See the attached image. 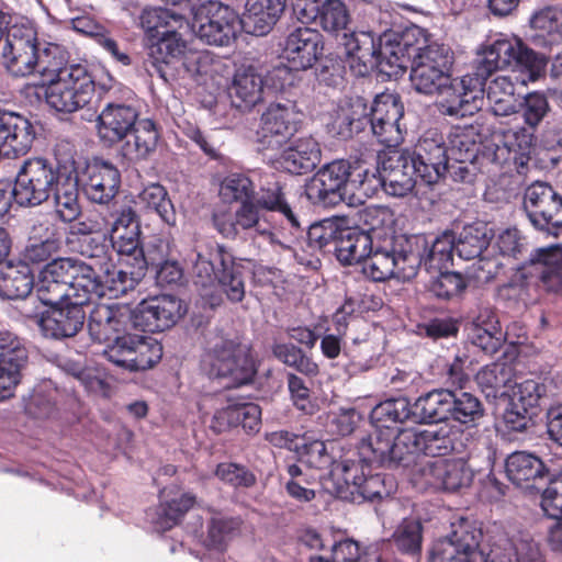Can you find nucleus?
<instances>
[{"label": "nucleus", "instance_id": "obj_1", "mask_svg": "<svg viewBox=\"0 0 562 562\" xmlns=\"http://www.w3.org/2000/svg\"><path fill=\"white\" fill-rule=\"evenodd\" d=\"M422 238L405 239L380 228L361 231L342 227L333 248L342 265L362 262V273L375 282L407 278L418 265L416 251Z\"/></svg>", "mask_w": 562, "mask_h": 562}, {"label": "nucleus", "instance_id": "obj_2", "mask_svg": "<svg viewBox=\"0 0 562 562\" xmlns=\"http://www.w3.org/2000/svg\"><path fill=\"white\" fill-rule=\"evenodd\" d=\"M451 527L449 536L434 543L430 562H541L539 547L528 532L501 531L483 543L482 529L474 521L462 518Z\"/></svg>", "mask_w": 562, "mask_h": 562}, {"label": "nucleus", "instance_id": "obj_3", "mask_svg": "<svg viewBox=\"0 0 562 562\" xmlns=\"http://www.w3.org/2000/svg\"><path fill=\"white\" fill-rule=\"evenodd\" d=\"M463 437L462 429L447 423L426 429L407 428L402 432L389 428L379 430L363 449L374 452L383 467H407L418 453L439 457L461 452Z\"/></svg>", "mask_w": 562, "mask_h": 562}, {"label": "nucleus", "instance_id": "obj_4", "mask_svg": "<svg viewBox=\"0 0 562 562\" xmlns=\"http://www.w3.org/2000/svg\"><path fill=\"white\" fill-rule=\"evenodd\" d=\"M411 81L417 92L438 95L437 106L442 115L462 119L482 108L484 89L477 78H452L451 70L412 67Z\"/></svg>", "mask_w": 562, "mask_h": 562}, {"label": "nucleus", "instance_id": "obj_5", "mask_svg": "<svg viewBox=\"0 0 562 562\" xmlns=\"http://www.w3.org/2000/svg\"><path fill=\"white\" fill-rule=\"evenodd\" d=\"M371 463L362 457V462L342 460L331 468L323 482L325 490L338 498L352 503L382 499L396 488L393 476L384 473H371Z\"/></svg>", "mask_w": 562, "mask_h": 562}, {"label": "nucleus", "instance_id": "obj_6", "mask_svg": "<svg viewBox=\"0 0 562 562\" xmlns=\"http://www.w3.org/2000/svg\"><path fill=\"white\" fill-rule=\"evenodd\" d=\"M190 260L193 281L202 291V296H209V291L217 283L227 300L233 303L243 301L246 293L243 268L223 246L196 251Z\"/></svg>", "mask_w": 562, "mask_h": 562}, {"label": "nucleus", "instance_id": "obj_7", "mask_svg": "<svg viewBox=\"0 0 562 562\" xmlns=\"http://www.w3.org/2000/svg\"><path fill=\"white\" fill-rule=\"evenodd\" d=\"M368 172L352 168L345 159L324 165L311 179L306 194L311 201L323 206H334L357 192L366 193Z\"/></svg>", "mask_w": 562, "mask_h": 562}, {"label": "nucleus", "instance_id": "obj_8", "mask_svg": "<svg viewBox=\"0 0 562 562\" xmlns=\"http://www.w3.org/2000/svg\"><path fill=\"white\" fill-rule=\"evenodd\" d=\"M203 371L213 379L223 380L228 387L250 383L257 372L250 349L233 339H217L202 358Z\"/></svg>", "mask_w": 562, "mask_h": 562}, {"label": "nucleus", "instance_id": "obj_9", "mask_svg": "<svg viewBox=\"0 0 562 562\" xmlns=\"http://www.w3.org/2000/svg\"><path fill=\"white\" fill-rule=\"evenodd\" d=\"M479 74L510 68L512 72L527 71L528 80H536L546 67V58L528 48L518 37L499 34L484 45L480 53Z\"/></svg>", "mask_w": 562, "mask_h": 562}, {"label": "nucleus", "instance_id": "obj_10", "mask_svg": "<svg viewBox=\"0 0 562 562\" xmlns=\"http://www.w3.org/2000/svg\"><path fill=\"white\" fill-rule=\"evenodd\" d=\"M215 229L224 238L236 239L239 236L260 237L271 245L289 249L288 243L278 239L270 216L258 207L254 199L243 201L234 211H217L212 216Z\"/></svg>", "mask_w": 562, "mask_h": 562}, {"label": "nucleus", "instance_id": "obj_11", "mask_svg": "<svg viewBox=\"0 0 562 562\" xmlns=\"http://www.w3.org/2000/svg\"><path fill=\"white\" fill-rule=\"evenodd\" d=\"M94 82L86 67L72 64L45 88L47 104L57 112L72 113L90 103Z\"/></svg>", "mask_w": 562, "mask_h": 562}, {"label": "nucleus", "instance_id": "obj_12", "mask_svg": "<svg viewBox=\"0 0 562 562\" xmlns=\"http://www.w3.org/2000/svg\"><path fill=\"white\" fill-rule=\"evenodd\" d=\"M58 179L55 167L47 159L27 158L16 172L13 200L23 207L38 206L50 198Z\"/></svg>", "mask_w": 562, "mask_h": 562}, {"label": "nucleus", "instance_id": "obj_13", "mask_svg": "<svg viewBox=\"0 0 562 562\" xmlns=\"http://www.w3.org/2000/svg\"><path fill=\"white\" fill-rule=\"evenodd\" d=\"M37 31L27 20L13 23L1 47L3 67L14 77H25L36 70Z\"/></svg>", "mask_w": 562, "mask_h": 562}, {"label": "nucleus", "instance_id": "obj_14", "mask_svg": "<svg viewBox=\"0 0 562 562\" xmlns=\"http://www.w3.org/2000/svg\"><path fill=\"white\" fill-rule=\"evenodd\" d=\"M67 243L72 250L91 260L86 265L92 268L98 283L102 286V296L117 297L126 293L116 292V285L111 283V280H117V272L122 269L116 266L115 254L106 241L105 235L83 234L76 240L67 238Z\"/></svg>", "mask_w": 562, "mask_h": 562}, {"label": "nucleus", "instance_id": "obj_15", "mask_svg": "<svg viewBox=\"0 0 562 562\" xmlns=\"http://www.w3.org/2000/svg\"><path fill=\"white\" fill-rule=\"evenodd\" d=\"M104 355L112 363L130 371H139L151 368L162 357L161 345L149 336L124 333L104 350Z\"/></svg>", "mask_w": 562, "mask_h": 562}, {"label": "nucleus", "instance_id": "obj_16", "mask_svg": "<svg viewBox=\"0 0 562 562\" xmlns=\"http://www.w3.org/2000/svg\"><path fill=\"white\" fill-rule=\"evenodd\" d=\"M238 13L223 3H207L196 11L190 32L210 45L227 46L240 30Z\"/></svg>", "mask_w": 562, "mask_h": 562}, {"label": "nucleus", "instance_id": "obj_17", "mask_svg": "<svg viewBox=\"0 0 562 562\" xmlns=\"http://www.w3.org/2000/svg\"><path fill=\"white\" fill-rule=\"evenodd\" d=\"M301 123L302 113L295 104H270L262 113L257 131L260 149H280L297 133Z\"/></svg>", "mask_w": 562, "mask_h": 562}, {"label": "nucleus", "instance_id": "obj_18", "mask_svg": "<svg viewBox=\"0 0 562 562\" xmlns=\"http://www.w3.org/2000/svg\"><path fill=\"white\" fill-rule=\"evenodd\" d=\"M524 210L536 229L554 236L562 232V222L553 221L562 210L561 195L550 184L535 182L529 186L524 196Z\"/></svg>", "mask_w": 562, "mask_h": 562}, {"label": "nucleus", "instance_id": "obj_19", "mask_svg": "<svg viewBox=\"0 0 562 562\" xmlns=\"http://www.w3.org/2000/svg\"><path fill=\"white\" fill-rule=\"evenodd\" d=\"M422 167L408 149L390 150L381 162V183L392 196H405L413 191L417 179L422 180Z\"/></svg>", "mask_w": 562, "mask_h": 562}, {"label": "nucleus", "instance_id": "obj_20", "mask_svg": "<svg viewBox=\"0 0 562 562\" xmlns=\"http://www.w3.org/2000/svg\"><path fill=\"white\" fill-rule=\"evenodd\" d=\"M186 306L173 295L143 300L133 312V328L147 333L171 328L184 314Z\"/></svg>", "mask_w": 562, "mask_h": 562}, {"label": "nucleus", "instance_id": "obj_21", "mask_svg": "<svg viewBox=\"0 0 562 562\" xmlns=\"http://www.w3.org/2000/svg\"><path fill=\"white\" fill-rule=\"evenodd\" d=\"M423 483L427 486L456 492L469 487L474 477V471L463 459L428 460L418 467Z\"/></svg>", "mask_w": 562, "mask_h": 562}, {"label": "nucleus", "instance_id": "obj_22", "mask_svg": "<svg viewBox=\"0 0 562 562\" xmlns=\"http://www.w3.org/2000/svg\"><path fill=\"white\" fill-rule=\"evenodd\" d=\"M403 113V104L396 94L381 93L374 98L371 106L368 108V124L381 144L391 147L403 139L400 126Z\"/></svg>", "mask_w": 562, "mask_h": 562}, {"label": "nucleus", "instance_id": "obj_23", "mask_svg": "<svg viewBox=\"0 0 562 562\" xmlns=\"http://www.w3.org/2000/svg\"><path fill=\"white\" fill-rule=\"evenodd\" d=\"M411 155L422 167V181L426 184L437 183L446 176L450 156L448 142L439 130L425 131Z\"/></svg>", "mask_w": 562, "mask_h": 562}, {"label": "nucleus", "instance_id": "obj_24", "mask_svg": "<svg viewBox=\"0 0 562 562\" xmlns=\"http://www.w3.org/2000/svg\"><path fill=\"white\" fill-rule=\"evenodd\" d=\"M110 245L115 257H125L131 270H120L117 280H111L116 285V292L133 290L144 276V258L142 257L140 228L110 233Z\"/></svg>", "mask_w": 562, "mask_h": 562}, {"label": "nucleus", "instance_id": "obj_25", "mask_svg": "<svg viewBox=\"0 0 562 562\" xmlns=\"http://www.w3.org/2000/svg\"><path fill=\"white\" fill-rule=\"evenodd\" d=\"M190 33V29H172L161 32V36L156 42H151L148 46L147 66L153 68L164 81L168 80L170 75L168 69L178 70L181 65L189 46L184 38Z\"/></svg>", "mask_w": 562, "mask_h": 562}, {"label": "nucleus", "instance_id": "obj_26", "mask_svg": "<svg viewBox=\"0 0 562 562\" xmlns=\"http://www.w3.org/2000/svg\"><path fill=\"white\" fill-rule=\"evenodd\" d=\"M60 284L71 285L83 297H102V286L98 283L93 270L86 262L72 258H58L47 263L41 271Z\"/></svg>", "mask_w": 562, "mask_h": 562}, {"label": "nucleus", "instance_id": "obj_27", "mask_svg": "<svg viewBox=\"0 0 562 562\" xmlns=\"http://www.w3.org/2000/svg\"><path fill=\"white\" fill-rule=\"evenodd\" d=\"M82 307L68 302L65 306H50L45 312L27 315L34 319L43 336L64 339L74 337L82 328L86 318Z\"/></svg>", "mask_w": 562, "mask_h": 562}, {"label": "nucleus", "instance_id": "obj_28", "mask_svg": "<svg viewBox=\"0 0 562 562\" xmlns=\"http://www.w3.org/2000/svg\"><path fill=\"white\" fill-rule=\"evenodd\" d=\"M130 326L133 327V312L128 306L97 304L89 315V333L99 342L114 340Z\"/></svg>", "mask_w": 562, "mask_h": 562}, {"label": "nucleus", "instance_id": "obj_29", "mask_svg": "<svg viewBox=\"0 0 562 562\" xmlns=\"http://www.w3.org/2000/svg\"><path fill=\"white\" fill-rule=\"evenodd\" d=\"M254 176L257 177L256 186L259 188L258 191L255 190L254 202L261 212L268 215L272 212L279 213L291 228L300 229V221L288 202L283 186L276 175L254 171Z\"/></svg>", "mask_w": 562, "mask_h": 562}, {"label": "nucleus", "instance_id": "obj_30", "mask_svg": "<svg viewBox=\"0 0 562 562\" xmlns=\"http://www.w3.org/2000/svg\"><path fill=\"white\" fill-rule=\"evenodd\" d=\"M411 417L414 419V404H411L405 397L391 398L378 404L371 414V418L375 423V429L368 438L361 440L359 445L360 456L370 462H376L382 465V462L375 458L374 452L363 449L364 445L369 443L371 438L382 429L392 428L395 429L396 432H402L406 428H400L398 424H402Z\"/></svg>", "mask_w": 562, "mask_h": 562}, {"label": "nucleus", "instance_id": "obj_31", "mask_svg": "<svg viewBox=\"0 0 562 562\" xmlns=\"http://www.w3.org/2000/svg\"><path fill=\"white\" fill-rule=\"evenodd\" d=\"M323 53V37L315 29L296 27L285 38L283 55L289 64L299 69H308Z\"/></svg>", "mask_w": 562, "mask_h": 562}, {"label": "nucleus", "instance_id": "obj_32", "mask_svg": "<svg viewBox=\"0 0 562 562\" xmlns=\"http://www.w3.org/2000/svg\"><path fill=\"white\" fill-rule=\"evenodd\" d=\"M120 184L121 173L113 164L97 159L87 166L83 190L90 201L108 204L117 194Z\"/></svg>", "mask_w": 562, "mask_h": 562}, {"label": "nucleus", "instance_id": "obj_33", "mask_svg": "<svg viewBox=\"0 0 562 562\" xmlns=\"http://www.w3.org/2000/svg\"><path fill=\"white\" fill-rule=\"evenodd\" d=\"M519 271L521 278H537L549 290H558L562 285V245L535 250Z\"/></svg>", "mask_w": 562, "mask_h": 562}, {"label": "nucleus", "instance_id": "obj_34", "mask_svg": "<svg viewBox=\"0 0 562 562\" xmlns=\"http://www.w3.org/2000/svg\"><path fill=\"white\" fill-rule=\"evenodd\" d=\"M396 237H403L405 239L412 238H422L424 241V246L420 247L416 252L418 265L414 268V273L407 278H397L402 281H408L413 279L418 269L424 266L427 271L448 269V267L452 263L453 252L456 251V237L452 233H443L442 235L436 237L435 240L429 241L427 237L423 234L416 235H396Z\"/></svg>", "mask_w": 562, "mask_h": 562}, {"label": "nucleus", "instance_id": "obj_35", "mask_svg": "<svg viewBox=\"0 0 562 562\" xmlns=\"http://www.w3.org/2000/svg\"><path fill=\"white\" fill-rule=\"evenodd\" d=\"M137 110L124 103H108L98 116V134L109 145L123 140L138 123Z\"/></svg>", "mask_w": 562, "mask_h": 562}, {"label": "nucleus", "instance_id": "obj_36", "mask_svg": "<svg viewBox=\"0 0 562 562\" xmlns=\"http://www.w3.org/2000/svg\"><path fill=\"white\" fill-rule=\"evenodd\" d=\"M505 472L513 484L526 492L540 491L548 476L543 462L524 451L507 457Z\"/></svg>", "mask_w": 562, "mask_h": 562}, {"label": "nucleus", "instance_id": "obj_37", "mask_svg": "<svg viewBox=\"0 0 562 562\" xmlns=\"http://www.w3.org/2000/svg\"><path fill=\"white\" fill-rule=\"evenodd\" d=\"M34 139L35 128L26 117L14 112H0V153L25 155Z\"/></svg>", "mask_w": 562, "mask_h": 562}, {"label": "nucleus", "instance_id": "obj_38", "mask_svg": "<svg viewBox=\"0 0 562 562\" xmlns=\"http://www.w3.org/2000/svg\"><path fill=\"white\" fill-rule=\"evenodd\" d=\"M321 147L312 136L300 137L290 143L272 161L276 169L293 175L312 171L321 161Z\"/></svg>", "mask_w": 562, "mask_h": 562}, {"label": "nucleus", "instance_id": "obj_39", "mask_svg": "<svg viewBox=\"0 0 562 562\" xmlns=\"http://www.w3.org/2000/svg\"><path fill=\"white\" fill-rule=\"evenodd\" d=\"M368 115V104L363 98L341 100L328 123V132L342 139L351 138L367 127Z\"/></svg>", "mask_w": 562, "mask_h": 562}, {"label": "nucleus", "instance_id": "obj_40", "mask_svg": "<svg viewBox=\"0 0 562 562\" xmlns=\"http://www.w3.org/2000/svg\"><path fill=\"white\" fill-rule=\"evenodd\" d=\"M263 85L262 75L255 66L240 67L228 88L232 105L243 111L251 110L262 101Z\"/></svg>", "mask_w": 562, "mask_h": 562}, {"label": "nucleus", "instance_id": "obj_41", "mask_svg": "<svg viewBox=\"0 0 562 562\" xmlns=\"http://www.w3.org/2000/svg\"><path fill=\"white\" fill-rule=\"evenodd\" d=\"M535 128L530 126H514L505 128L495 135V158L502 162L514 160L524 164L535 144Z\"/></svg>", "mask_w": 562, "mask_h": 562}, {"label": "nucleus", "instance_id": "obj_42", "mask_svg": "<svg viewBox=\"0 0 562 562\" xmlns=\"http://www.w3.org/2000/svg\"><path fill=\"white\" fill-rule=\"evenodd\" d=\"M346 55L350 58L349 65L358 76H366L376 63V45L371 32H344L339 40Z\"/></svg>", "mask_w": 562, "mask_h": 562}, {"label": "nucleus", "instance_id": "obj_43", "mask_svg": "<svg viewBox=\"0 0 562 562\" xmlns=\"http://www.w3.org/2000/svg\"><path fill=\"white\" fill-rule=\"evenodd\" d=\"M528 74L518 77L516 72L499 75L487 85L486 97L491 112L496 116H507L516 113L515 93L518 86L527 83Z\"/></svg>", "mask_w": 562, "mask_h": 562}, {"label": "nucleus", "instance_id": "obj_44", "mask_svg": "<svg viewBox=\"0 0 562 562\" xmlns=\"http://www.w3.org/2000/svg\"><path fill=\"white\" fill-rule=\"evenodd\" d=\"M61 246V234L52 223L45 222L34 225L29 241L23 250V261L41 263L57 254Z\"/></svg>", "mask_w": 562, "mask_h": 562}, {"label": "nucleus", "instance_id": "obj_45", "mask_svg": "<svg viewBox=\"0 0 562 562\" xmlns=\"http://www.w3.org/2000/svg\"><path fill=\"white\" fill-rule=\"evenodd\" d=\"M414 46L409 38V33L405 34L401 41L396 43L380 44L376 48V63L374 68L387 76H397L405 70L407 64L414 55Z\"/></svg>", "mask_w": 562, "mask_h": 562}, {"label": "nucleus", "instance_id": "obj_46", "mask_svg": "<svg viewBox=\"0 0 562 562\" xmlns=\"http://www.w3.org/2000/svg\"><path fill=\"white\" fill-rule=\"evenodd\" d=\"M286 0H247L245 24L256 35L267 34L281 18Z\"/></svg>", "mask_w": 562, "mask_h": 562}, {"label": "nucleus", "instance_id": "obj_47", "mask_svg": "<svg viewBox=\"0 0 562 562\" xmlns=\"http://www.w3.org/2000/svg\"><path fill=\"white\" fill-rule=\"evenodd\" d=\"M34 286V276L26 262L0 267V296L8 300L25 299Z\"/></svg>", "mask_w": 562, "mask_h": 562}, {"label": "nucleus", "instance_id": "obj_48", "mask_svg": "<svg viewBox=\"0 0 562 562\" xmlns=\"http://www.w3.org/2000/svg\"><path fill=\"white\" fill-rule=\"evenodd\" d=\"M54 209L59 220L65 223L76 221L81 214L77 175L59 177L52 192Z\"/></svg>", "mask_w": 562, "mask_h": 562}, {"label": "nucleus", "instance_id": "obj_49", "mask_svg": "<svg viewBox=\"0 0 562 562\" xmlns=\"http://www.w3.org/2000/svg\"><path fill=\"white\" fill-rule=\"evenodd\" d=\"M481 134L477 125H454L448 134L450 160L473 162L480 150Z\"/></svg>", "mask_w": 562, "mask_h": 562}, {"label": "nucleus", "instance_id": "obj_50", "mask_svg": "<svg viewBox=\"0 0 562 562\" xmlns=\"http://www.w3.org/2000/svg\"><path fill=\"white\" fill-rule=\"evenodd\" d=\"M161 504L157 512V517L153 518V524L157 530H168L172 528L181 517L195 504V496L189 492L171 491L164 488L161 492Z\"/></svg>", "mask_w": 562, "mask_h": 562}, {"label": "nucleus", "instance_id": "obj_51", "mask_svg": "<svg viewBox=\"0 0 562 562\" xmlns=\"http://www.w3.org/2000/svg\"><path fill=\"white\" fill-rule=\"evenodd\" d=\"M450 390H432L420 395L414 402V420L418 423H439L449 419Z\"/></svg>", "mask_w": 562, "mask_h": 562}, {"label": "nucleus", "instance_id": "obj_52", "mask_svg": "<svg viewBox=\"0 0 562 562\" xmlns=\"http://www.w3.org/2000/svg\"><path fill=\"white\" fill-rule=\"evenodd\" d=\"M514 378L512 364L496 362L482 368L476 374V382L487 398H497L508 395Z\"/></svg>", "mask_w": 562, "mask_h": 562}, {"label": "nucleus", "instance_id": "obj_53", "mask_svg": "<svg viewBox=\"0 0 562 562\" xmlns=\"http://www.w3.org/2000/svg\"><path fill=\"white\" fill-rule=\"evenodd\" d=\"M158 132L155 123L149 120H140L133 127L131 138L123 146V154L130 160H143L148 158L157 147Z\"/></svg>", "mask_w": 562, "mask_h": 562}, {"label": "nucleus", "instance_id": "obj_54", "mask_svg": "<svg viewBox=\"0 0 562 562\" xmlns=\"http://www.w3.org/2000/svg\"><path fill=\"white\" fill-rule=\"evenodd\" d=\"M139 25L150 37L172 29H190L188 19L175 9L145 8L139 15Z\"/></svg>", "mask_w": 562, "mask_h": 562}, {"label": "nucleus", "instance_id": "obj_55", "mask_svg": "<svg viewBox=\"0 0 562 562\" xmlns=\"http://www.w3.org/2000/svg\"><path fill=\"white\" fill-rule=\"evenodd\" d=\"M36 299L45 306H58L63 303L74 302V305H87L94 300L83 297L81 293L71 290V285L60 284L40 272L38 281L35 286Z\"/></svg>", "mask_w": 562, "mask_h": 562}, {"label": "nucleus", "instance_id": "obj_56", "mask_svg": "<svg viewBox=\"0 0 562 562\" xmlns=\"http://www.w3.org/2000/svg\"><path fill=\"white\" fill-rule=\"evenodd\" d=\"M136 203L145 211L155 212L164 223L175 226L177 213L167 190L159 183L145 187L137 195Z\"/></svg>", "mask_w": 562, "mask_h": 562}, {"label": "nucleus", "instance_id": "obj_57", "mask_svg": "<svg viewBox=\"0 0 562 562\" xmlns=\"http://www.w3.org/2000/svg\"><path fill=\"white\" fill-rule=\"evenodd\" d=\"M449 419L465 426H475L484 416V407L480 398L463 390H450Z\"/></svg>", "mask_w": 562, "mask_h": 562}, {"label": "nucleus", "instance_id": "obj_58", "mask_svg": "<svg viewBox=\"0 0 562 562\" xmlns=\"http://www.w3.org/2000/svg\"><path fill=\"white\" fill-rule=\"evenodd\" d=\"M490 240L491 235L485 223L467 225L456 243V251L465 260L475 259L487 248Z\"/></svg>", "mask_w": 562, "mask_h": 562}, {"label": "nucleus", "instance_id": "obj_59", "mask_svg": "<svg viewBox=\"0 0 562 562\" xmlns=\"http://www.w3.org/2000/svg\"><path fill=\"white\" fill-rule=\"evenodd\" d=\"M452 65L453 54L443 44L430 43L423 46L419 44L414 46L412 67L451 70Z\"/></svg>", "mask_w": 562, "mask_h": 562}, {"label": "nucleus", "instance_id": "obj_60", "mask_svg": "<svg viewBox=\"0 0 562 562\" xmlns=\"http://www.w3.org/2000/svg\"><path fill=\"white\" fill-rule=\"evenodd\" d=\"M286 472L290 476L285 483L288 495L297 502L307 503L313 501L315 498L316 475L297 464L288 465Z\"/></svg>", "mask_w": 562, "mask_h": 562}, {"label": "nucleus", "instance_id": "obj_61", "mask_svg": "<svg viewBox=\"0 0 562 562\" xmlns=\"http://www.w3.org/2000/svg\"><path fill=\"white\" fill-rule=\"evenodd\" d=\"M36 70L42 75H49L52 78L58 77L60 72L70 65L68 61V52L64 46L57 43L47 42L43 47H36Z\"/></svg>", "mask_w": 562, "mask_h": 562}, {"label": "nucleus", "instance_id": "obj_62", "mask_svg": "<svg viewBox=\"0 0 562 562\" xmlns=\"http://www.w3.org/2000/svg\"><path fill=\"white\" fill-rule=\"evenodd\" d=\"M319 25L324 31L338 35L347 32L350 16L346 4L340 0H326L322 5L317 4Z\"/></svg>", "mask_w": 562, "mask_h": 562}, {"label": "nucleus", "instance_id": "obj_63", "mask_svg": "<svg viewBox=\"0 0 562 562\" xmlns=\"http://www.w3.org/2000/svg\"><path fill=\"white\" fill-rule=\"evenodd\" d=\"M257 177L244 173H231L226 176L220 186V195L225 202H243L254 199Z\"/></svg>", "mask_w": 562, "mask_h": 562}, {"label": "nucleus", "instance_id": "obj_64", "mask_svg": "<svg viewBox=\"0 0 562 562\" xmlns=\"http://www.w3.org/2000/svg\"><path fill=\"white\" fill-rule=\"evenodd\" d=\"M530 25L549 43L562 41V12L548 7L537 11L530 19Z\"/></svg>", "mask_w": 562, "mask_h": 562}]
</instances>
